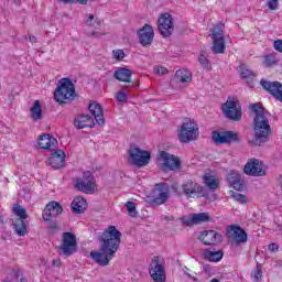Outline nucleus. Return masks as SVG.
I'll return each mask as SVG.
<instances>
[{
  "label": "nucleus",
  "instance_id": "obj_28",
  "mask_svg": "<svg viewBox=\"0 0 282 282\" xmlns=\"http://www.w3.org/2000/svg\"><path fill=\"white\" fill-rule=\"evenodd\" d=\"M56 144H58V141L50 134H41L39 138V147L45 151H50L52 148L56 149Z\"/></svg>",
  "mask_w": 282,
  "mask_h": 282
},
{
  "label": "nucleus",
  "instance_id": "obj_5",
  "mask_svg": "<svg viewBox=\"0 0 282 282\" xmlns=\"http://www.w3.org/2000/svg\"><path fill=\"white\" fill-rule=\"evenodd\" d=\"M224 24H216L212 30L213 45L210 47L214 54H224L226 52V36L224 35Z\"/></svg>",
  "mask_w": 282,
  "mask_h": 282
},
{
  "label": "nucleus",
  "instance_id": "obj_3",
  "mask_svg": "<svg viewBox=\"0 0 282 282\" xmlns=\"http://www.w3.org/2000/svg\"><path fill=\"white\" fill-rule=\"evenodd\" d=\"M76 98V86L69 78L59 79V85L56 87L54 93V99L59 105H65V102H72Z\"/></svg>",
  "mask_w": 282,
  "mask_h": 282
},
{
  "label": "nucleus",
  "instance_id": "obj_18",
  "mask_svg": "<svg viewBox=\"0 0 282 282\" xmlns=\"http://www.w3.org/2000/svg\"><path fill=\"white\" fill-rule=\"evenodd\" d=\"M261 87L264 91H268L275 100L282 102V84L281 82H268L265 79L260 80Z\"/></svg>",
  "mask_w": 282,
  "mask_h": 282
},
{
  "label": "nucleus",
  "instance_id": "obj_58",
  "mask_svg": "<svg viewBox=\"0 0 282 282\" xmlns=\"http://www.w3.org/2000/svg\"><path fill=\"white\" fill-rule=\"evenodd\" d=\"M209 282H219V280L214 278Z\"/></svg>",
  "mask_w": 282,
  "mask_h": 282
},
{
  "label": "nucleus",
  "instance_id": "obj_16",
  "mask_svg": "<svg viewBox=\"0 0 282 282\" xmlns=\"http://www.w3.org/2000/svg\"><path fill=\"white\" fill-rule=\"evenodd\" d=\"M159 161L162 162L163 171H177L182 166L180 159L166 151L160 153Z\"/></svg>",
  "mask_w": 282,
  "mask_h": 282
},
{
  "label": "nucleus",
  "instance_id": "obj_14",
  "mask_svg": "<svg viewBox=\"0 0 282 282\" xmlns=\"http://www.w3.org/2000/svg\"><path fill=\"white\" fill-rule=\"evenodd\" d=\"M76 191H80V193H94V175L91 172H84L82 177H77L74 184Z\"/></svg>",
  "mask_w": 282,
  "mask_h": 282
},
{
  "label": "nucleus",
  "instance_id": "obj_47",
  "mask_svg": "<svg viewBox=\"0 0 282 282\" xmlns=\"http://www.w3.org/2000/svg\"><path fill=\"white\" fill-rule=\"evenodd\" d=\"M113 54H115V58H117V61H122V58H124V51H122V50L113 51Z\"/></svg>",
  "mask_w": 282,
  "mask_h": 282
},
{
  "label": "nucleus",
  "instance_id": "obj_44",
  "mask_svg": "<svg viewBox=\"0 0 282 282\" xmlns=\"http://www.w3.org/2000/svg\"><path fill=\"white\" fill-rule=\"evenodd\" d=\"M269 10H279V0H267Z\"/></svg>",
  "mask_w": 282,
  "mask_h": 282
},
{
  "label": "nucleus",
  "instance_id": "obj_10",
  "mask_svg": "<svg viewBox=\"0 0 282 282\" xmlns=\"http://www.w3.org/2000/svg\"><path fill=\"white\" fill-rule=\"evenodd\" d=\"M212 138L215 142V144H232L236 142V144H239L241 142V137H239V133L230 130L226 131H214L212 133Z\"/></svg>",
  "mask_w": 282,
  "mask_h": 282
},
{
  "label": "nucleus",
  "instance_id": "obj_17",
  "mask_svg": "<svg viewBox=\"0 0 282 282\" xmlns=\"http://www.w3.org/2000/svg\"><path fill=\"white\" fill-rule=\"evenodd\" d=\"M180 219L183 226L186 227L197 226L199 224L213 221V218H210V215L208 213L191 214L189 216H183Z\"/></svg>",
  "mask_w": 282,
  "mask_h": 282
},
{
  "label": "nucleus",
  "instance_id": "obj_54",
  "mask_svg": "<svg viewBox=\"0 0 282 282\" xmlns=\"http://www.w3.org/2000/svg\"><path fill=\"white\" fill-rule=\"evenodd\" d=\"M19 282H28V278H23V275H22V278H20Z\"/></svg>",
  "mask_w": 282,
  "mask_h": 282
},
{
  "label": "nucleus",
  "instance_id": "obj_43",
  "mask_svg": "<svg viewBox=\"0 0 282 282\" xmlns=\"http://www.w3.org/2000/svg\"><path fill=\"white\" fill-rule=\"evenodd\" d=\"M118 102H127V93L124 90H120L116 95Z\"/></svg>",
  "mask_w": 282,
  "mask_h": 282
},
{
  "label": "nucleus",
  "instance_id": "obj_33",
  "mask_svg": "<svg viewBox=\"0 0 282 282\" xmlns=\"http://www.w3.org/2000/svg\"><path fill=\"white\" fill-rule=\"evenodd\" d=\"M206 186H208V188H210V191H216V188H219V181L213 178L212 175H205L203 177Z\"/></svg>",
  "mask_w": 282,
  "mask_h": 282
},
{
  "label": "nucleus",
  "instance_id": "obj_40",
  "mask_svg": "<svg viewBox=\"0 0 282 282\" xmlns=\"http://www.w3.org/2000/svg\"><path fill=\"white\" fill-rule=\"evenodd\" d=\"M228 182L230 185H232L235 182H238L241 180V174H239V172L237 171H231L228 175Z\"/></svg>",
  "mask_w": 282,
  "mask_h": 282
},
{
  "label": "nucleus",
  "instance_id": "obj_61",
  "mask_svg": "<svg viewBox=\"0 0 282 282\" xmlns=\"http://www.w3.org/2000/svg\"><path fill=\"white\" fill-rule=\"evenodd\" d=\"M187 276H189V279H193V275H191V274H188V273H187Z\"/></svg>",
  "mask_w": 282,
  "mask_h": 282
},
{
  "label": "nucleus",
  "instance_id": "obj_60",
  "mask_svg": "<svg viewBox=\"0 0 282 282\" xmlns=\"http://www.w3.org/2000/svg\"><path fill=\"white\" fill-rule=\"evenodd\" d=\"M91 35H93V36H96V31H93Z\"/></svg>",
  "mask_w": 282,
  "mask_h": 282
},
{
  "label": "nucleus",
  "instance_id": "obj_1",
  "mask_svg": "<svg viewBox=\"0 0 282 282\" xmlns=\"http://www.w3.org/2000/svg\"><path fill=\"white\" fill-rule=\"evenodd\" d=\"M121 238L122 232H120L113 225H110L102 234H100L98 237L100 246L99 251L90 252V257L95 260L97 265H101V268L109 265V262L116 257V252H118L120 248Z\"/></svg>",
  "mask_w": 282,
  "mask_h": 282
},
{
  "label": "nucleus",
  "instance_id": "obj_7",
  "mask_svg": "<svg viewBox=\"0 0 282 282\" xmlns=\"http://www.w3.org/2000/svg\"><path fill=\"white\" fill-rule=\"evenodd\" d=\"M59 250L64 257H72V254L78 250V241L76 240V235L69 231L63 232Z\"/></svg>",
  "mask_w": 282,
  "mask_h": 282
},
{
  "label": "nucleus",
  "instance_id": "obj_19",
  "mask_svg": "<svg viewBox=\"0 0 282 282\" xmlns=\"http://www.w3.org/2000/svg\"><path fill=\"white\" fill-rule=\"evenodd\" d=\"M63 215V205L56 200L50 202L43 210L44 221H52V219Z\"/></svg>",
  "mask_w": 282,
  "mask_h": 282
},
{
  "label": "nucleus",
  "instance_id": "obj_32",
  "mask_svg": "<svg viewBox=\"0 0 282 282\" xmlns=\"http://www.w3.org/2000/svg\"><path fill=\"white\" fill-rule=\"evenodd\" d=\"M175 78L178 83H191L193 80V74L186 69H178L175 73Z\"/></svg>",
  "mask_w": 282,
  "mask_h": 282
},
{
  "label": "nucleus",
  "instance_id": "obj_38",
  "mask_svg": "<svg viewBox=\"0 0 282 282\" xmlns=\"http://www.w3.org/2000/svg\"><path fill=\"white\" fill-rule=\"evenodd\" d=\"M251 276H253L254 282H260L263 278V271L259 268V264L253 269Z\"/></svg>",
  "mask_w": 282,
  "mask_h": 282
},
{
  "label": "nucleus",
  "instance_id": "obj_24",
  "mask_svg": "<svg viewBox=\"0 0 282 282\" xmlns=\"http://www.w3.org/2000/svg\"><path fill=\"white\" fill-rule=\"evenodd\" d=\"M138 36H139V43L143 45V47H149L151 43H153V26L145 24L142 29L138 31Z\"/></svg>",
  "mask_w": 282,
  "mask_h": 282
},
{
  "label": "nucleus",
  "instance_id": "obj_36",
  "mask_svg": "<svg viewBox=\"0 0 282 282\" xmlns=\"http://www.w3.org/2000/svg\"><path fill=\"white\" fill-rule=\"evenodd\" d=\"M274 65H279L276 57H274V55H265L264 67H274Z\"/></svg>",
  "mask_w": 282,
  "mask_h": 282
},
{
  "label": "nucleus",
  "instance_id": "obj_13",
  "mask_svg": "<svg viewBox=\"0 0 282 282\" xmlns=\"http://www.w3.org/2000/svg\"><path fill=\"white\" fill-rule=\"evenodd\" d=\"M149 274L155 282H166V269L160 261V257H153L149 268Z\"/></svg>",
  "mask_w": 282,
  "mask_h": 282
},
{
  "label": "nucleus",
  "instance_id": "obj_9",
  "mask_svg": "<svg viewBox=\"0 0 282 282\" xmlns=\"http://www.w3.org/2000/svg\"><path fill=\"white\" fill-rule=\"evenodd\" d=\"M182 191L183 194L188 198L195 199V197H208V189L204 188L202 185L193 182L192 180L183 183Z\"/></svg>",
  "mask_w": 282,
  "mask_h": 282
},
{
  "label": "nucleus",
  "instance_id": "obj_27",
  "mask_svg": "<svg viewBox=\"0 0 282 282\" xmlns=\"http://www.w3.org/2000/svg\"><path fill=\"white\" fill-rule=\"evenodd\" d=\"M88 110L91 116H94L97 124H105V113L102 112V106H100V104L96 101L89 104Z\"/></svg>",
  "mask_w": 282,
  "mask_h": 282
},
{
  "label": "nucleus",
  "instance_id": "obj_6",
  "mask_svg": "<svg viewBox=\"0 0 282 282\" xmlns=\"http://www.w3.org/2000/svg\"><path fill=\"white\" fill-rule=\"evenodd\" d=\"M197 135H199V128L193 121H186L181 126L178 140L184 144H188V142H193V140H197Z\"/></svg>",
  "mask_w": 282,
  "mask_h": 282
},
{
  "label": "nucleus",
  "instance_id": "obj_42",
  "mask_svg": "<svg viewBox=\"0 0 282 282\" xmlns=\"http://www.w3.org/2000/svg\"><path fill=\"white\" fill-rule=\"evenodd\" d=\"M154 74L164 76V75L169 74V69L164 66H154Z\"/></svg>",
  "mask_w": 282,
  "mask_h": 282
},
{
  "label": "nucleus",
  "instance_id": "obj_21",
  "mask_svg": "<svg viewBox=\"0 0 282 282\" xmlns=\"http://www.w3.org/2000/svg\"><path fill=\"white\" fill-rule=\"evenodd\" d=\"M227 232H232L231 246H239V243H246L248 241V234L246 229L238 225H231L227 228Z\"/></svg>",
  "mask_w": 282,
  "mask_h": 282
},
{
  "label": "nucleus",
  "instance_id": "obj_53",
  "mask_svg": "<svg viewBox=\"0 0 282 282\" xmlns=\"http://www.w3.org/2000/svg\"><path fill=\"white\" fill-rule=\"evenodd\" d=\"M173 219H175V217H173V216H164V220L165 221H173Z\"/></svg>",
  "mask_w": 282,
  "mask_h": 282
},
{
  "label": "nucleus",
  "instance_id": "obj_50",
  "mask_svg": "<svg viewBox=\"0 0 282 282\" xmlns=\"http://www.w3.org/2000/svg\"><path fill=\"white\" fill-rule=\"evenodd\" d=\"M25 39H26V41H30L31 43H36V36H34V35H26Z\"/></svg>",
  "mask_w": 282,
  "mask_h": 282
},
{
  "label": "nucleus",
  "instance_id": "obj_62",
  "mask_svg": "<svg viewBox=\"0 0 282 282\" xmlns=\"http://www.w3.org/2000/svg\"><path fill=\"white\" fill-rule=\"evenodd\" d=\"M279 265H281V268H282V261L279 262Z\"/></svg>",
  "mask_w": 282,
  "mask_h": 282
},
{
  "label": "nucleus",
  "instance_id": "obj_59",
  "mask_svg": "<svg viewBox=\"0 0 282 282\" xmlns=\"http://www.w3.org/2000/svg\"><path fill=\"white\" fill-rule=\"evenodd\" d=\"M276 226H278V228H279L280 230H282V225H281V224H278Z\"/></svg>",
  "mask_w": 282,
  "mask_h": 282
},
{
  "label": "nucleus",
  "instance_id": "obj_30",
  "mask_svg": "<svg viewBox=\"0 0 282 282\" xmlns=\"http://www.w3.org/2000/svg\"><path fill=\"white\" fill-rule=\"evenodd\" d=\"M203 257L205 261H212V262H219L220 259H224V251L218 250V251H213L210 249H206L203 252Z\"/></svg>",
  "mask_w": 282,
  "mask_h": 282
},
{
  "label": "nucleus",
  "instance_id": "obj_15",
  "mask_svg": "<svg viewBox=\"0 0 282 282\" xmlns=\"http://www.w3.org/2000/svg\"><path fill=\"white\" fill-rule=\"evenodd\" d=\"M158 30L161 36L169 39L173 34V17L170 13H161L158 20Z\"/></svg>",
  "mask_w": 282,
  "mask_h": 282
},
{
  "label": "nucleus",
  "instance_id": "obj_22",
  "mask_svg": "<svg viewBox=\"0 0 282 282\" xmlns=\"http://www.w3.org/2000/svg\"><path fill=\"white\" fill-rule=\"evenodd\" d=\"M198 239L204 246H216V243H221L224 237L216 230H205Z\"/></svg>",
  "mask_w": 282,
  "mask_h": 282
},
{
  "label": "nucleus",
  "instance_id": "obj_41",
  "mask_svg": "<svg viewBox=\"0 0 282 282\" xmlns=\"http://www.w3.org/2000/svg\"><path fill=\"white\" fill-rule=\"evenodd\" d=\"M231 197L235 199V202H238V204H246L248 202L246 195L239 194L237 192H231Z\"/></svg>",
  "mask_w": 282,
  "mask_h": 282
},
{
  "label": "nucleus",
  "instance_id": "obj_63",
  "mask_svg": "<svg viewBox=\"0 0 282 282\" xmlns=\"http://www.w3.org/2000/svg\"><path fill=\"white\" fill-rule=\"evenodd\" d=\"M193 281H197V278H193Z\"/></svg>",
  "mask_w": 282,
  "mask_h": 282
},
{
  "label": "nucleus",
  "instance_id": "obj_8",
  "mask_svg": "<svg viewBox=\"0 0 282 282\" xmlns=\"http://www.w3.org/2000/svg\"><path fill=\"white\" fill-rule=\"evenodd\" d=\"M131 164L138 166L139 169L142 166H147L149 162H151V152L147 150H142L138 147H133L128 151Z\"/></svg>",
  "mask_w": 282,
  "mask_h": 282
},
{
  "label": "nucleus",
  "instance_id": "obj_49",
  "mask_svg": "<svg viewBox=\"0 0 282 282\" xmlns=\"http://www.w3.org/2000/svg\"><path fill=\"white\" fill-rule=\"evenodd\" d=\"M21 278H23V273L21 272V269H18L14 271V279L19 281Z\"/></svg>",
  "mask_w": 282,
  "mask_h": 282
},
{
  "label": "nucleus",
  "instance_id": "obj_20",
  "mask_svg": "<svg viewBox=\"0 0 282 282\" xmlns=\"http://www.w3.org/2000/svg\"><path fill=\"white\" fill-rule=\"evenodd\" d=\"M243 172L246 175H251L252 177H263L265 171H263V163L257 159H251L245 165Z\"/></svg>",
  "mask_w": 282,
  "mask_h": 282
},
{
  "label": "nucleus",
  "instance_id": "obj_31",
  "mask_svg": "<svg viewBox=\"0 0 282 282\" xmlns=\"http://www.w3.org/2000/svg\"><path fill=\"white\" fill-rule=\"evenodd\" d=\"M31 119L35 122L39 120H43V108L41 107V101L35 100L33 106L30 109Z\"/></svg>",
  "mask_w": 282,
  "mask_h": 282
},
{
  "label": "nucleus",
  "instance_id": "obj_51",
  "mask_svg": "<svg viewBox=\"0 0 282 282\" xmlns=\"http://www.w3.org/2000/svg\"><path fill=\"white\" fill-rule=\"evenodd\" d=\"M269 250H271V252H274V250H279V246H276V243H270Z\"/></svg>",
  "mask_w": 282,
  "mask_h": 282
},
{
  "label": "nucleus",
  "instance_id": "obj_35",
  "mask_svg": "<svg viewBox=\"0 0 282 282\" xmlns=\"http://www.w3.org/2000/svg\"><path fill=\"white\" fill-rule=\"evenodd\" d=\"M86 25L90 28H100V19L94 17V14H89L86 20Z\"/></svg>",
  "mask_w": 282,
  "mask_h": 282
},
{
  "label": "nucleus",
  "instance_id": "obj_39",
  "mask_svg": "<svg viewBox=\"0 0 282 282\" xmlns=\"http://www.w3.org/2000/svg\"><path fill=\"white\" fill-rule=\"evenodd\" d=\"M198 62H199L200 66L203 67V69H210V61L204 54H200L198 56Z\"/></svg>",
  "mask_w": 282,
  "mask_h": 282
},
{
  "label": "nucleus",
  "instance_id": "obj_12",
  "mask_svg": "<svg viewBox=\"0 0 282 282\" xmlns=\"http://www.w3.org/2000/svg\"><path fill=\"white\" fill-rule=\"evenodd\" d=\"M169 191H171L169 183H158L153 191L150 204L152 206H162V204H166V200L169 199Z\"/></svg>",
  "mask_w": 282,
  "mask_h": 282
},
{
  "label": "nucleus",
  "instance_id": "obj_48",
  "mask_svg": "<svg viewBox=\"0 0 282 282\" xmlns=\"http://www.w3.org/2000/svg\"><path fill=\"white\" fill-rule=\"evenodd\" d=\"M48 223V229L50 230H58V224L54 220H45Z\"/></svg>",
  "mask_w": 282,
  "mask_h": 282
},
{
  "label": "nucleus",
  "instance_id": "obj_34",
  "mask_svg": "<svg viewBox=\"0 0 282 282\" xmlns=\"http://www.w3.org/2000/svg\"><path fill=\"white\" fill-rule=\"evenodd\" d=\"M240 75L242 76V78L247 79V80H251L249 84V87H253L254 84H252V78H254V73H252V70L247 69V68H241L240 69Z\"/></svg>",
  "mask_w": 282,
  "mask_h": 282
},
{
  "label": "nucleus",
  "instance_id": "obj_55",
  "mask_svg": "<svg viewBox=\"0 0 282 282\" xmlns=\"http://www.w3.org/2000/svg\"><path fill=\"white\" fill-rule=\"evenodd\" d=\"M13 3H15L17 6H21V0H13Z\"/></svg>",
  "mask_w": 282,
  "mask_h": 282
},
{
  "label": "nucleus",
  "instance_id": "obj_56",
  "mask_svg": "<svg viewBox=\"0 0 282 282\" xmlns=\"http://www.w3.org/2000/svg\"><path fill=\"white\" fill-rule=\"evenodd\" d=\"M0 224H3V214L0 212Z\"/></svg>",
  "mask_w": 282,
  "mask_h": 282
},
{
  "label": "nucleus",
  "instance_id": "obj_29",
  "mask_svg": "<svg viewBox=\"0 0 282 282\" xmlns=\"http://www.w3.org/2000/svg\"><path fill=\"white\" fill-rule=\"evenodd\" d=\"M70 208L75 215H80L85 213V208H87V200L83 196H77L72 202Z\"/></svg>",
  "mask_w": 282,
  "mask_h": 282
},
{
  "label": "nucleus",
  "instance_id": "obj_4",
  "mask_svg": "<svg viewBox=\"0 0 282 282\" xmlns=\"http://www.w3.org/2000/svg\"><path fill=\"white\" fill-rule=\"evenodd\" d=\"M13 213L19 217L15 220H12L13 230H15L18 237H25L28 228H30V223H28V212L23 206L18 205L13 207Z\"/></svg>",
  "mask_w": 282,
  "mask_h": 282
},
{
  "label": "nucleus",
  "instance_id": "obj_57",
  "mask_svg": "<svg viewBox=\"0 0 282 282\" xmlns=\"http://www.w3.org/2000/svg\"><path fill=\"white\" fill-rule=\"evenodd\" d=\"M172 188H173L174 191H177V185L173 184V185H172Z\"/></svg>",
  "mask_w": 282,
  "mask_h": 282
},
{
  "label": "nucleus",
  "instance_id": "obj_25",
  "mask_svg": "<svg viewBox=\"0 0 282 282\" xmlns=\"http://www.w3.org/2000/svg\"><path fill=\"white\" fill-rule=\"evenodd\" d=\"M131 76H133V73L131 72V69L126 67L117 68L113 73V78H116L117 80H120V83H128V85H126L123 89H127V87L133 86Z\"/></svg>",
  "mask_w": 282,
  "mask_h": 282
},
{
  "label": "nucleus",
  "instance_id": "obj_52",
  "mask_svg": "<svg viewBox=\"0 0 282 282\" xmlns=\"http://www.w3.org/2000/svg\"><path fill=\"white\" fill-rule=\"evenodd\" d=\"M52 265H54V268H61V259L53 260Z\"/></svg>",
  "mask_w": 282,
  "mask_h": 282
},
{
  "label": "nucleus",
  "instance_id": "obj_2",
  "mask_svg": "<svg viewBox=\"0 0 282 282\" xmlns=\"http://www.w3.org/2000/svg\"><path fill=\"white\" fill-rule=\"evenodd\" d=\"M250 109L254 112L252 126L254 134L248 142L250 147H263L265 142H270V135H272V127L270 126V119H268L270 112L259 104H252Z\"/></svg>",
  "mask_w": 282,
  "mask_h": 282
},
{
  "label": "nucleus",
  "instance_id": "obj_45",
  "mask_svg": "<svg viewBox=\"0 0 282 282\" xmlns=\"http://www.w3.org/2000/svg\"><path fill=\"white\" fill-rule=\"evenodd\" d=\"M231 186L235 188V191H243V180L240 178L239 181L231 183Z\"/></svg>",
  "mask_w": 282,
  "mask_h": 282
},
{
  "label": "nucleus",
  "instance_id": "obj_46",
  "mask_svg": "<svg viewBox=\"0 0 282 282\" xmlns=\"http://www.w3.org/2000/svg\"><path fill=\"white\" fill-rule=\"evenodd\" d=\"M273 47L275 52H280V54H282V40H275L273 42Z\"/></svg>",
  "mask_w": 282,
  "mask_h": 282
},
{
  "label": "nucleus",
  "instance_id": "obj_23",
  "mask_svg": "<svg viewBox=\"0 0 282 282\" xmlns=\"http://www.w3.org/2000/svg\"><path fill=\"white\" fill-rule=\"evenodd\" d=\"M65 158L67 155L65 154V151L63 150H56L52 153L51 158L46 161V164L48 166H52L55 171H58L61 169H65Z\"/></svg>",
  "mask_w": 282,
  "mask_h": 282
},
{
  "label": "nucleus",
  "instance_id": "obj_11",
  "mask_svg": "<svg viewBox=\"0 0 282 282\" xmlns=\"http://www.w3.org/2000/svg\"><path fill=\"white\" fill-rule=\"evenodd\" d=\"M224 115L234 122H239L241 120V106H239V101L228 98V100L223 105Z\"/></svg>",
  "mask_w": 282,
  "mask_h": 282
},
{
  "label": "nucleus",
  "instance_id": "obj_26",
  "mask_svg": "<svg viewBox=\"0 0 282 282\" xmlns=\"http://www.w3.org/2000/svg\"><path fill=\"white\" fill-rule=\"evenodd\" d=\"M74 124L76 129H94L96 123L94 122V118L89 117V115H79L75 118Z\"/></svg>",
  "mask_w": 282,
  "mask_h": 282
},
{
  "label": "nucleus",
  "instance_id": "obj_37",
  "mask_svg": "<svg viewBox=\"0 0 282 282\" xmlns=\"http://www.w3.org/2000/svg\"><path fill=\"white\" fill-rule=\"evenodd\" d=\"M124 206H126V208L128 210V215L130 217H138V210L135 209V203L127 202Z\"/></svg>",
  "mask_w": 282,
  "mask_h": 282
}]
</instances>
